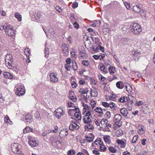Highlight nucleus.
<instances>
[{
    "label": "nucleus",
    "mask_w": 155,
    "mask_h": 155,
    "mask_svg": "<svg viewBox=\"0 0 155 155\" xmlns=\"http://www.w3.org/2000/svg\"><path fill=\"white\" fill-rule=\"evenodd\" d=\"M133 101L131 100L128 101L127 103V105L128 107H131L133 106Z\"/></svg>",
    "instance_id": "51"
},
{
    "label": "nucleus",
    "mask_w": 155,
    "mask_h": 155,
    "mask_svg": "<svg viewBox=\"0 0 155 155\" xmlns=\"http://www.w3.org/2000/svg\"><path fill=\"white\" fill-rule=\"evenodd\" d=\"M83 120L85 124H90L92 122L91 119L87 115H85L83 117Z\"/></svg>",
    "instance_id": "13"
},
{
    "label": "nucleus",
    "mask_w": 155,
    "mask_h": 155,
    "mask_svg": "<svg viewBox=\"0 0 155 155\" xmlns=\"http://www.w3.org/2000/svg\"><path fill=\"white\" fill-rule=\"evenodd\" d=\"M94 110L100 114L103 113V110L101 107H96L95 109Z\"/></svg>",
    "instance_id": "32"
},
{
    "label": "nucleus",
    "mask_w": 155,
    "mask_h": 155,
    "mask_svg": "<svg viewBox=\"0 0 155 155\" xmlns=\"http://www.w3.org/2000/svg\"><path fill=\"white\" fill-rule=\"evenodd\" d=\"M110 138V136H109L108 135V136H104V137L103 138H104V140L105 142H108L109 141V140H110L109 139Z\"/></svg>",
    "instance_id": "49"
},
{
    "label": "nucleus",
    "mask_w": 155,
    "mask_h": 155,
    "mask_svg": "<svg viewBox=\"0 0 155 155\" xmlns=\"http://www.w3.org/2000/svg\"><path fill=\"white\" fill-rule=\"evenodd\" d=\"M54 130H52L50 131V132H52L54 133H57L56 131L58 130V127L57 126H55L54 127Z\"/></svg>",
    "instance_id": "56"
},
{
    "label": "nucleus",
    "mask_w": 155,
    "mask_h": 155,
    "mask_svg": "<svg viewBox=\"0 0 155 155\" xmlns=\"http://www.w3.org/2000/svg\"><path fill=\"white\" fill-rule=\"evenodd\" d=\"M83 153L85 155H89V153L85 149H83L82 150Z\"/></svg>",
    "instance_id": "64"
},
{
    "label": "nucleus",
    "mask_w": 155,
    "mask_h": 155,
    "mask_svg": "<svg viewBox=\"0 0 155 155\" xmlns=\"http://www.w3.org/2000/svg\"><path fill=\"white\" fill-rule=\"evenodd\" d=\"M66 62L68 64H69L71 63V58H67L66 61Z\"/></svg>",
    "instance_id": "61"
},
{
    "label": "nucleus",
    "mask_w": 155,
    "mask_h": 155,
    "mask_svg": "<svg viewBox=\"0 0 155 155\" xmlns=\"http://www.w3.org/2000/svg\"><path fill=\"white\" fill-rule=\"evenodd\" d=\"M99 148L103 152L105 151L107 148L104 145V146H100Z\"/></svg>",
    "instance_id": "55"
},
{
    "label": "nucleus",
    "mask_w": 155,
    "mask_h": 155,
    "mask_svg": "<svg viewBox=\"0 0 155 155\" xmlns=\"http://www.w3.org/2000/svg\"><path fill=\"white\" fill-rule=\"evenodd\" d=\"M102 105L105 107H109L110 103H109L106 102H103L102 103Z\"/></svg>",
    "instance_id": "47"
},
{
    "label": "nucleus",
    "mask_w": 155,
    "mask_h": 155,
    "mask_svg": "<svg viewBox=\"0 0 155 155\" xmlns=\"http://www.w3.org/2000/svg\"><path fill=\"white\" fill-rule=\"evenodd\" d=\"M55 8L58 12L59 13H61L62 12V9L60 6H57Z\"/></svg>",
    "instance_id": "57"
},
{
    "label": "nucleus",
    "mask_w": 155,
    "mask_h": 155,
    "mask_svg": "<svg viewBox=\"0 0 155 155\" xmlns=\"http://www.w3.org/2000/svg\"><path fill=\"white\" fill-rule=\"evenodd\" d=\"M24 117L22 118V120H26V123L27 124H30L31 123V119L32 117L29 114H25L23 115Z\"/></svg>",
    "instance_id": "8"
},
{
    "label": "nucleus",
    "mask_w": 155,
    "mask_h": 155,
    "mask_svg": "<svg viewBox=\"0 0 155 155\" xmlns=\"http://www.w3.org/2000/svg\"><path fill=\"white\" fill-rule=\"evenodd\" d=\"M3 76L6 79H11L13 78V75L8 72H4L3 73Z\"/></svg>",
    "instance_id": "15"
},
{
    "label": "nucleus",
    "mask_w": 155,
    "mask_h": 155,
    "mask_svg": "<svg viewBox=\"0 0 155 155\" xmlns=\"http://www.w3.org/2000/svg\"><path fill=\"white\" fill-rule=\"evenodd\" d=\"M100 55H93V57L95 60H97L100 58Z\"/></svg>",
    "instance_id": "63"
},
{
    "label": "nucleus",
    "mask_w": 155,
    "mask_h": 155,
    "mask_svg": "<svg viewBox=\"0 0 155 155\" xmlns=\"http://www.w3.org/2000/svg\"><path fill=\"white\" fill-rule=\"evenodd\" d=\"M109 103H110V104H109V107L110 109L113 110H115L116 109H115V108L116 107L115 104L113 102H109Z\"/></svg>",
    "instance_id": "33"
},
{
    "label": "nucleus",
    "mask_w": 155,
    "mask_h": 155,
    "mask_svg": "<svg viewBox=\"0 0 155 155\" xmlns=\"http://www.w3.org/2000/svg\"><path fill=\"white\" fill-rule=\"evenodd\" d=\"M71 84L73 88H76L77 86V83L74 81L72 82Z\"/></svg>",
    "instance_id": "60"
},
{
    "label": "nucleus",
    "mask_w": 155,
    "mask_h": 155,
    "mask_svg": "<svg viewBox=\"0 0 155 155\" xmlns=\"http://www.w3.org/2000/svg\"><path fill=\"white\" fill-rule=\"evenodd\" d=\"M62 52L65 54V55H67L69 53V49L68 45L67 44H64L62 45Z\"/></svg>",
    "instance_id": "11"
},
{
    "label": "nucleus",
    "mask_w": 155,
    "mask_h": 155,
    "mask_svg": "<svg viewBox=\"0 0 155 155\" xmlns=\"http://www.w3.org/2000/svg\"><path fill=\"white\" fill-rule=\"evenodd\" d=\"M107 121V119H103L101 121V122L99 123L98 125L101 128H102L100 124H101L102 125L103 124L104 125Z\"/></svg>",
    "instance_id": "40"
},
{
    "label": "nucleus",
    "mask_w": 155,
    "mask_h": 155,
    "mask_svg": "<svg viewBox=\"0 0 155 155\" xmlns=\"http://www.w3.org/2000/svg\"><path fill=\"white\" fill-rule=\"evenodd\" d=\"M128 97H127L123 96L121 97L118 99V101L122 103L127 102L128 101Z\"/></svg>",
    "instance_id": "19"
},
{
    "label": "nucleus",
    "mask_w": 155,
    "mask_h": 155,
    "mask_svg": "<svg viewBox=\"0 0 155 155\" xmlns=\"http://www.w3.org/2000/svg\"><path fill=\"white\" fill-rule=\"evenodd\" d=\"M138 139V135H135L134 136L132 140V142L133 143H135L136 142V141Z\"/></svg>",
    "instance_id": "53"
},
{
    "label": "nucleus",
    "mask_w": 155,
    "mask_h": 155,
    "mask_svg": "<svg viewBox=\"0 0 155 155\" xmlns=\"http://www.w3.org/2000/svg\"><path fill=\"white\" fill-rule=\"evenodd\" d=\"M35 117L37 120H40L41 118L40 116V114L37 111L35 112Z\"/></svg>",
    "instance_id": "34"
},
{
    "label": "nucleus",
    "mask_w": 155,
    "mask_h": 155,
    "mask_svg": "<svg viewBox=\"0 0 155 155\" xmlns=\"http://www.w3.org/2000/svg\"><path fill=\"white\" fill-rule=\"evenodd\" d=\"M50 80L52 82H57L58 80V78L57 77V74L53 73H51L50 74Z\"/></svg>",
    "instance_id": "12"
},
{
    "label": "nucleus",
    "mask_w": 155,
    "mask_h": 155,
    "mask_svg": "<svg viewBox=\"0 0 155 155\" xmlns=\"http://www.w3.org/2000/svg\"><path fill=\"white\" fill-rule=\"evenodd\" d=\"M103 28L102 29L104 33L105 30L107 29L108 31H107V32H109V31H110L109 29V25L107 23H104L103 25Z\"/></svg>",
    "instance_id": "27"
},
{
    "label": "nucleus",
    "mask_w": 155,
    "mask_h": 155,
    "mask_svg": "<svg viewBox=\"0 0 155 155\" xmlns=\"http://www.w3.org/2000/svg\"><path fill=\"white\" fill-rule=\"evenodd\" d=\"M34 16L36 21L39 22L40 21V18H41L42 15H40L39 13L38 12H35L34 13Z\"/></svg>",
    "instance_id": "17"
},
{
    "label": "nucleus",
    "mask_w": 155,
    "mask_h": 155,
    "mask_svg": "<svg viewBox=\"0 0 155 155\" xmlns=\"http://www.w3.org/2000/svg\"><path fill=\"white\" fill-rule=\"evenodd\" d=\"M116 85L118 88L120 89H123L124 87V84L121 81L117 82L116 84Z\"/></svg>",
    "instance_id": "24"
},
{
    "label": "nucleus",
    "mask_w": 155,
    "mask_h": 155,
    "mask_svg": "<svg viewBox=\"0 0 155 155\" xmlns=\"http://www.w3.org/2000/svg\"><path fill=\"white\" fill-rule=\"evenodd\" d=\"M129 39L128 38H121L120 41L124 45L127 44L128 43Z\"/></svg>",
    "instance_id": "25"
},
{
    "label": "nucleus",
    "mask_w": 155,
    "mask_h": 155,
    "mask_svg": "<svg viewBox=\"0 0 155 155\" xmlns=\"http://www.w3.org/2000/svg\"><path fill=\"white\" fill-rule=\"evenodd\" d=\"M11 28H12V27L9 24L5 23L3 25L0 24V29L1 30L4 29L5 30H7V29H10Z\"/></svg>",
    "instance_id": "9"
},
{
    "label": "nucleus",
    "mask_w": 155,
    "mask_h": 155,
    "mask_svg": "<svg viewBox=\"0 0 155 155\" xmlns=\"http://www.w3.org/2000/svg\"><path fill=\"white\" fill-rule=\"evenodd\" d=\"M121 119L122 117L120 114H116L114 118V121H115L114 125L117 126L119 127H120L121 126V124L119 125L118 124L120 123Z\"/></svg>",
    "instance_id": "6"
},
{
    "label": "nucleus",
    "mask_w": 155,
    "mask_h": 155,
    "mask_svg": "<svg viewBox=\"0 0 155 155\" xmlns=\"http://www.w3.org/2000/svg\"><path fill=\"white\" fill-rule=\"evenodd\" d=\"M94 22L95 23L97 26H99L101 24V21L100 20H95L94 21Z\"/></svg>",
    "instance_id": "48"
},
{
    "label": "nucleus",
    "mask_w": 155,
    "mask_h": 155,
    "mask_svg": "<svg viewBox=\"0 0 155 155\" xmlns=\"http://www.w3.org/2000/svg\"><path fill=\"white\" fill-rule=\"evenodd\" d=\"M140 52H137V51L134 52V53L133 54V58L136 61L137 60H138L139 58L140 57Z\"/></svg>",
    "instance_id": "22"
},
{
    "label": "nucleus",
    "mask_w": 155,
    "mask_h": 155,
    "mask_svg": "<svg viewBox=\"0 0 155 155\" xmlns=\"http://www.w3.org/2000/svg\"><path fill=\"white\" fill-rule=\"evenodd\" d=\"M104 63L106 66H108L110 65L111 63L110 62V60H105L104 61Z\"/></svg>",
    "instance_id": "54"
},
{
    "label": "nucleus",
    "mask_w": 155,
    "mask_h": 155,
    "mask_svg": "<svg viewBox=\"0 0 155 155\" xmlns=\"http://www.w3.org/2000/svg\"><path fill=\"white\" fill-rule=\"evenodd\" d=\"M49 52L48 48L47 47H45L44 53L45 54V56L46 58H48V57Z\"/></svg>",
    "instance_id": "36"
},
{
    "label": "nucleus",
    "mask_w": 155,
    "mask_h": 155,
    "mask_svg": "<svg viewBox=\"0 0 155 155\" xmlns=\"http://www.w3.org/2000/svg\"><path fill=\"white\" fill-rule=\"evenodd\" d=\"M30 132H32V129L29 127H26L23 130L24 133H27Z\"/></svg>",
    "instance_id": "30"
},
{
    "label": "nucleus",
    "mask_w": 155,
    "mask_h": 155,
    "mask_svg": "<svg viewBox=\"0 0 155 155\" xmlns=\"http://www.w3.org/2000/svg\"><path fill=\"white\" fill-rule=\"evenodd\" d=\"M120 111L121 114L125 117L126 118H128V116L127 115L128 112L126 108H121L120 109Z\"/></svg>",
    "instance_id": "14"
},
{
    "label": "nucleus",
    "mask_w": 155,
    "mask_h": 155,
    "mask_svg": "<svg viewBox=\"0 0 155 155\" xmlns=\"http://www.w3.org/2000/svg\"><path fill=\"white\" fill-rule=\"evenodd\" d=\"M82 64L84 66L87 67L89 64V62L88 60H85L81 61Z\"/></svg>",
    "instance_id": "37"
},
{
    "label": "nucleus",
    "mask_w": 155,
    "mask_h": 155,
    "mask_svg": "<svg viewBox=\"0 0 155 155\" xmlns=\"http://www.w3.org/2000/svg\"><path fill=\"white\" fill-rule=\"evenodd\" d=\"M74 27L78 29L79 28V25L77 22H74L73 23Z\"/></svg>",
    "instance_id": "58"
},
{
    "label": "nucleus",
    "mask_w": 155,
    "mask_h": 155,
    "mask_svg": "<svg viewBox=\"0 0 155 155\" xmlns=\"http://www.w3.org/2000/svg\"><path fill=\"white\" fill-rule=\"evenodd\" d=\"M6 34L10 36H12L14 35V31L12 29V28L10 29H7V30H5Z\"/></svg>",
    "instance_id": "18"
},
{
    "label": "nucleus",
    "mask_w": 155,
    "mask_h": 155,
    "mask_svg": "<svg viewBox=\"0 0 155 155\" xmlns=\"http://www.w3.org/2000/svg\"><path fill=\"white\" fill-rule=\"evenodd\" d=\"M143 126L141 125L138 126V132L140 135H142L145 133V131L143 129Z\"/></svg>",
    "instance_id": "16"
},
{
    "label": "nucleus",
    "mask_w": 155,
    "mask_h": 155,
    "mask_svg": "<svg viewBox=\"0 0 155 155\" xmlns=\"http://www.w3.org/2000/svg\"><path fill=\"white\" fill-rule=\"evenodd\" d=\"M25 93V87L23 85H21L18 86L17 90L16 91V95L18 96H22Z\"/></svg>",
    "instance_id": "5"
},
{
    "label": "nucleus",
    "mask_w": 155,
    "mask_h": 155,
    "mask_svg": "<svg viewBox=\"0 0 155 155\" xmlns=\"http://www.w3.org/2000/svg\"><path fill=\"white\" fill-rule=\"evenodd\" d=\"M79 126L78 125H77L76 126H75L74 124H70L69 126V129L71 131H73L74 129H79Z\"/></svg>",
    "instance_id": "20"
},
{
    "label": "nucleus",
    "mask_w": 155,
    "mask_h": 155,
    "mask_svg": "<svg viewBox=\"0 0 155 155\" xmlns=\"http://www.w3.org/2000/svg\"><path fill=\"white\" fill-rule=\"evenodd\" d=\"M116 142L118 144L120 145V147L121 148H124L125 147L126 143H124L123 140L118 139L117 140Z\"/></svg>",
    "instance_id": "21"
},
{
    "label": "nucleus",
    "mask_w": 155,
    "mask_h": 155,
    "mask_svg": "<svg viewBox=\"0 0 155 155\" xmlns=\"http://www.w3.org/2000/svg\"><path fill=\"white\" fill-rule=\"evenodd\" d=\"M124 3L126 8L128 9H129L130 8V3L126 2H124Z\"/></svg>",
    "instance_id": "46"
},
{
    "label": "nucleus",
    "mask_w": 155,
    "mask_h": 155,
    "mask_svg": "<svg viewBox=\"0 0 155 155\" xmlns=\"http://www.w3.org/2000/svg\"><path fill=\"white\" fill-rule=\"evenodd\" d=\"M15 17L18 19L19 21H21V15L19 14L18 12L15 13Z\"/></svg>",
    "instance_id": "31"
},
{
    "label": "nucleus",
    "mask_w": 155,
    "mask_h": 155,
    "mask_svg": "<svg viewBox=\"0 0 155 155\" xmlns=\"http://www.w3.org/2000/svg\"><path fill=\"white\" fill-rule=\"evenodd\" d=\"M140 13L141 16L145 17L146 15V12L143 9H142V8L141 9V12Z\"/></svg>",
    "instance_id": "50"
},
{
    "label": "nucleus",
    "mask_w": 155,
    "mask_h": 155,
    "mask_svg": "<svg viewBox=\"0 0 155 155\" xmlns=\"http://www.w3.org/2000/svg\"><path fill=\"white\" fill-rule=\"evenodd\" d=\"M24 52L27 56H28L30 54L29 49L28 48L25 49Z\"/></svg>",
    "instance_id": "43"
},
{
    "label": "nucleus",
    "mask_w": 155,
    "mask_h": 155,
    "mask_svg": "<svg viewBox=\"0 0 155 155\" xmlns=\"http://www.w3.org/2000/svg\"><path fill=\"white\" fill-rule=\"evenodd\" d=\"M83 106L84 107V110H88L89 109V106L88 105L85 104L84 103H83Z\"/></svg>",
    "instance_id": "62"
},
{
    "label": "nucleus",
    "mask_w": 155,
    "mask_h": 155,
    "mask_svg": "<svg viewBox=\"0 0 155 155\" xmlns=\"http://www.w3.org/2000/svg\"><path fill=\"white\" fill-rule=\"evenodd\" d=\"M108 150L110 152L112 153H114L116 152V150L112 147H109Z\"/></svg>",
    "instance_id": "42"
},
{
    "label": "nucleus",
    "mask_w": 155,
    "mask_h": 155,
    "mask_svg": "<svg viewBox=\"0 0 155 155\" xmlns=\"http://www.w3.org/2000/svg\"><path fill=\"white\" fill-rule=\"evenodd\" d=\"M75 151L74 150H70L68 152V155H74Z\"/></svg>",
    "instance_id": "38"
},
{
    "label": "nucleus",
    "mask_w": 155,
    "mask_h": 155,
    "mask_svg": "<svg viewBox=\"0 0 155 155\" xmlns=\"http://www.w3.org/2000/svg\"><path fill=\"white\" fill-rule=\"evenodd\" d=\"M100 69L101 71H103V72L105 73H106L107 72V71L105 69V66L104 64L100 67Z\"/></svg>",
    "instance_id": "45"
},
{
    "label": "nucleus",
    "mask_w": 155,
    "mask_h": 155,
    "mask_svg": "<svg viewBox=\"0 0 155 155\" xmlns=\"http://www.w3.org/2000/svg\"><path fill=\"white\" fill-rule=\"evenodd\" d=\"M77 114V113H75L74 114V116L79 120H81V114Z\"/></svg>",
    "instance_id": "44"
},
{
    "label": "nucleus",
    "mask_w": 155,
    "mask_h": 155,
    "mask_svg": "<svg viewBox=\"0 0 155 155\" xmlns=\"http://www.w3.org/2000/svg\"><path fill=\"white\" fill-rule=\"evenodd\" d=\"M29 144L32 147H36L38 145V143L36 142V141L34 138L32 136L28 137Z\"/></svg>",
    "instance_id": "7"
},
{
    "label": "nucleus",
    "mask_w": 155,
    "mask_h": 155,
    "mask_svg": "<svg viewBox=\"0 0 155 155\" xmlns=\"http://www.w3.org/2000/svg\"><path fill=\"white\" fill-rule=\"evenodd\" d=\"M21 146L18 143H14L12 145V149L13 152L15 153L21 154Z\"/></svg>",
    "instance_id": "3"
},
{
    "label": "nucleus",
    "mask_w": 155,
    "mask_h": 155,
    "mask_svg": "<svg viewBox=\"0 0 155 155\" xmlns=\"http://www.w3.org/2000/svg\"><path fill=\"white\" fill-rule=\"evenodd\" d=\"M127 27V29L130 30L134 34L138 35L142 31L140 26L137 23H133Z\"/></svg>",
    "instance_id": "1"
},
{
    "label": "nucleus",
    "mask_w": 155,
    "mask_h": 155,
    "mask_svg": "<svg viewBox=\"0 0 155 155\" xmlns=\"http://www.w3.org/2000/svg\"><path fill=\"white\" fill-rule=\"evenodd\" d=\"M86 139L87 141H88L89 142H91L93 140L94 137H86Z\"/></svg>",
    "instance_id": "39"
},
{
    "label": "nucleus",
    "mask_w": 155,
    "mask_h": 155,
    "mask_svg": "<svg viewBox=\"0 0 155 155\" xmlns=\"http://www.w3.org/2000/svg\"><path fill=\"white\" fill-rule=\"evenodd\" d=\"M55 116L58 119H60L61 116L64 114L65 112L62 108H59L56 109L54 111Z\"/></svg>",
    "instance_id": "4"
},
{
    "label": "nucleus",
    "mask_w": 155,
    "mask_h": 155,
    "mask_svg": "<svg viewBox=\"0 0 155 155\" xmlns=\"http://www.w3.org/2000/svg\"><path fill=\"white\" fill-rule=\"evenodd\" d=\"M104 116L107 119L110 118V113L109 111H107L105 114Z\"/></svg>",
    "instance_id": "41"
},
{
    "label": "nucleus",
    "mask_w": 155,
    "mask_h": 155,
    "mask_svg": "<svg viewBox=\"0 0 155 155\" xmlns=\"http://www.w3.org/2000/svg\"><path fill=\"white\" fill-rule=\"evenodd\" d=\"M97 45L96 46L94 45L92 47V50L94 51H97L98 50V46H97Z\"/></svg>",
    "instance_id": "59"
},
{
    "label": "nucleus",
    "mask_w": 155,
    "mask_h": 155,
    "mask_svg": "<svg viewBox=\"0 0 155 155\" xmlns=\"http://www.w3.org/2000/svg\"><path fill=\"white\" fill-rule=\"evenodd\" d=\"M142 6L141 5H137L133 7V10L134 12L140 13L141 12Z\"/></svg>",
    "instance_id": "10"
},
{
    "label": "nucleus",
    "mask_w": 155,
    "mask_h": 155,
    "mask_svg": "<svg viewBox=\"0 0 155 155\" xmlns=\"http://www.w3.org/2000/svg\"><path fill=\"white\" fill-rule=\"evenodd\" d=\"M72 69L74 71H76L78 68V67L76 62L74 61V60L73 61H72Z\"/></svg>",
    "instance_id": "29"
},
{
    "label": "nucleus",
    "mask_w": 155,
    "mask_h": 155,
    "mask_svg": "<svg viewBox=\"0 0 155 155\" xmlns=\"http://www.w3.org/2000/svg\"><path fill=\"white\" fill-rule=\"evenodd\" d=\"M98 95V92L94 89H91V95L93 97H95L97 96Z\"/></svg>",
    "instance_id": "26"
},
{
    "label": "nucleus",
    "mask_w": 155,
    "mask_h": 155,
    "mask_svg": "<svg viewBox=\"0 0 155 155\" xmlns=\"http://www.w3.org/2000/svg\"><path fill=\"white\" fill-rule=\"evenodd\" d=\"M78 4L76 2H74L72 5V7L73 8H76L78 7Z\"/></svg>",
    "instance_id": "52"
},
{
    "label": "nucleus",
    "mask_w": 155,
    "mask_h": 155,
    "mask_svg": "<svg viewBox=\"0 0 155 155\" xmlns=\"http://www.w3.org/2000/svg\"><path fill=\"white\" fill-rule=\"evenodd\" d=\"M108 68L111 75H113L116 71L115 68L114 67L110 65Z\"/></svg>",
    "instance_id": "23"
},
{
    "label": "nucleus",
    "mask_w": 155,
    "mask_h": 155,
    "mask_svg": "<svg viewBox=\"0 0 155 155\" xmlns=\"http://www.w3.org/2000/svg\"><path fill=\"white\" fill-rule=\"evenodd\" d=\"M89 91L87 90V88H86L85 89L81 88L79 91V93H81V94H87V93Z\"/></svg>",
    "instance_id": "28"
},
{
    "label": "nucleus",
    "mask_w": 155,
    "mask_h": 155,
    "mask_svg": "<svg viewBox=\"0 0 155 155\" xmlns=\"http://www.w3.org/2000/svg\"><path fill=\"white\" fill-rule=\"evenodd\" d=\"M5 59L6 65L8 68H11V67L14 66L15 62L12 55L10 54H7L5 56Z\"/></svg>",
    "instance_id": "2"
},
{
    "label": "nucleus",
    "mask_w": 155,
    "mask_h": 155,
    "mask_svg": "<svg viewBox=\"0 0 155 155\" xmlns=\"http://www.w3.org/2000/svg\"><path fill=\"white\" fill-rule=\"evenodd\" d=\"M96 45L98 46L101 45V43L100 42V39L97 37L95 38V43Z\"/></svg>",
    "instance_id": "35"
}]
</instances>
